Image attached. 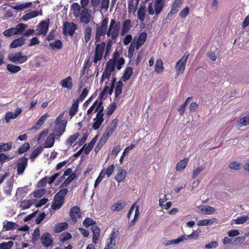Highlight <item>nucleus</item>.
I'll list each match as a JSON object with an SVG mask.
<instances>
[{"label":"nucleus","mask_w":249,"mask_h":249,"mask_svg":"<svg viewBox=\"0 0 249 249\" xmlns=\"http://www.w3.org/2000/svg\"><path fill=\"white\" fill-rule=\"evenodd\" d=\"M92 62L90 61V57H88L84 61V65L80 71V79L79 84V88L84 87L85 83H89L92 81V78L94 77L95 72H93L91 67Z\"/></svg>","instance_id":"obj_1"},{"label":"nucleus","mask_w":249,"mask_h":249,"mask_svg":"<svg viewBox=\"0 0 249 249\" xmlns=\"http://www.w3.org/2000/svg\"><path fill=\"white\" fill-rule=\"evenodd\" d=\"M108 19L105 18L100 24H97L95 30V43L104 39L107 35L109 36V30H107Z\"/></svg>","instance_id":"obj_2"},{"label":"nucleus","mask_w":249,"mask_h":249,"mask_svg":"<svg viewBox=\"0 0 249 249\" xmlns=\"http://www.w3.org/2000/svg\"><path fill=\"white\" fill-rule=\"evenodd\" d=\"M64 113L60 114L55 120L56 126L54 129L53 133L54 137L56 139H59L60 137L65 132L66 130V126L67 125V122L63 120Z\"/></svg>","instance_id":"obj_3"},{"label":"nucleus","mask_w":249,"mask_h":249,"mask_svg":"<svg viewBox=\"0 0 249 249\" xmlns=\"http://www.w3.org/2000/svg\"><path fill=\"white\" fill-rule=\"evenodd\" d=\"M68 193V189H60L54 196L53 201L51 205L53 210H56L59 209L64 202L65 197Z\"/></svg>","instance_id":"obj_4"},{"label":"nucleus","mask_w":249,"mask_h":249,"mask_svg":"<svg viewBox=\"0 0 249 249\" xmlns=\"http://www.w3.org/2000/svg\"><path fill=\"white\" fill-rule=\"evenodd\" d=\"M98 111L96 118L94 119V122L92 124V128L94 130L98 129L101 124L104 121L103 116V107L102 106V102H100L95 110V112Z\"/></svg>","instance_id":"obj_5"},{"label":"nucleus","mask_w":249,"mask_h":249,"mask_svg":"<svg viewBox=\"0 0 249 249\" xmlns=\"http://www.w3.org/2000/svg\"><path fill=\"white\" fill-rule=\"evenodd\" d=\"M7 58L11 62L17 64H21L25 62L28 59L27 56L23 54L21 52L9 53Z\"/></svg>","instance_id":"obj_6"},{"label":"nucleus","mask_w":249,"mask_h":249,"mask_svg":"<svg viewBox=\"0 0 249 249\" xmlns=\"http://www.w3.org/2000/svg\"><path fill=\"white\" fill-rule=\"evenodd\" d=\"M164 6V0H155L154 9L153 8L152 3H149L148 5V11L150 15L155 14L158 15L162 10Z\"/></svg>","instance_id":"obj_7"},{"label":"nucleus","mask_w":249,"mask_h":249,"mask_svg":"<svg viewBox=\"0 0 249 249\" xmlns=\"http://www.w3.org/2000/svg\"><path fill=\"white\" fill-rule=\"evenodd\" d=\"M189 55V53L188 52H186L183 57L177 62L175 69L177 75L181 74L184 72Z\"/></svg>","instance_id":"obj_8"},{"label":"nucleus","mask_w":249,"mask_h":249,"mask_svg":"<svg viewBox=\"0 0 249 249\" xmlns=\"http://www.w3.org/2000/svg\"><path fill=\"white\" fill-rule=\"evenodd\" d=\"M119 54L118 53H114V57L113 60L110 59V73L114 71L115 68L118 70H120L122 65L124 63V60L123 58H119Z\"/></svg>","instance_id":"obj_9"},{"label":"nucleus","mask_w":249,"mask_h":249,"mask_svg":"<svg viewBox=\"0 0 249 249\" xmlns=\"http://www.w3.org/2000/svg\"><path fill=\"white\" fill-rule=\"evenodd\" d=\"M28 159L25 155L19 158L16 163L17 174L22 175L28 165Z\"/></svg>","instance_id":"obj_10"},{"label":"nucleus","mask_w":249,"mask_h":249,"mask_svg":"<svg viewBox=\"0 0 249 249\" xmlns=\"http://www.w3.org/2000/svg\"><path fill=\"white\" fill-rule=\"evenodd\" d=\"M106 45V43L105 42H102L101 43L96 45L93 59V62L95 64L102 59Z\"/></svg>","instance_id":"obj_11"},{"label":"nucleus","mask_w":249,"mask_h":249,"mask_svg":"<svg viewBox=\"0 0 249 249\" xmlns=\"http://www.w3.org/2000/svg\"><path fill=\"white\" fill-rule=\"evenodd\" d=\"M77 29L76 25L73 22H65L63 26V32L64 35H69L71 36L73 35Z\"/></svg>","instance_id":"obj_12"},{"label":"nucleus","mask_w":249,"mask_h":249,"mask_svg":"<svg viewBox=\"0 0 249 249\" xmlns=\"http://www.w3.org/2000/svg\"><path fill=\"white\" fill-rule=\"evenodd\" d=\"M120 27V22H115L114 20H111L110 23V35L111 34V37L113 39H115L118 37Z\"/></svg>","instance_id":"obj_13"},{"label":"nucleus","mask_w":249,"mask_h":249,"mask_svg":"<svg viewBox=\"0 0 249 249\" xmlns=\"http://www.w3.org/2000/svg\"><path fill=\"white\" fill-rule=\"evenodd\" d=\"M70 215L73 223H76L78 218L81 217V213L79 207L76 206L71 207L70 211Z\"/></svg>","instance_id":"obj_14"},{"label":"nucleus","mask_w":249,"mask_h":249,"mask_svg":"<svg viewBox=\"0 0 249 249\" xmlns=\"http://www.w3.org/2000/svg\"><path fill=\"white\" fill-rule=\"evenodd\" d=\"M120 233L118 229H113L110 237V249H113L116 243L119 240Z\"/></svg>","instance_id":"obj_15"},{"label":"nucleus","mask_w":249,"mask_h":249,"mask_svg":"<svg viewBox=\"0 0 249 249\" xmlns=\"http://www.w3.org/2000/svg\"><path fill=\"white\" fill-rule=\"evenodd\" d=\"M22 109L19 107H18L15 110L14 113L11 111H8L6 112L5 115V120L6 123L10 122V120L12 119L16 118L19 114L22 112Z\"/></svg>","instance_id":"obj_16"},{"label":"nucleus","mask_w":249,"mask_h":249,"mask_svg":"<svg viewBox=\"0 0 249 249\" xmlns=\"http://www.w3.org/2000/svg\"><path fill=\"white\" fill-rule=\"evenodd\" d=\"M42 244L46 248L51 246L53 243V240L51 235L48 232L43 233L40 239Z\"/></svg>","instance_id":"obj_17"},{"label":"nucleus","mask_w":249,"mask_h":249,"mask_svg":"<svg viewBox=\"0 0 249 249\" xmlns=\"http://www.w3.org/2000/svg\"><path fill=\"white\" fill-rule=\"evenodd\" d=\"M38 35H43L45 36L48 32L49 28V22L45 20H42L38 25Z\"/></svg>","instance_id":"obj_18"},{"label":"nucleus","mask_w":249,"mask_h":249,"mask_svg":"<svg viewBox=\"0 0 249 249\" xmlns=\"http://www.w3.org/2000/svg\"><path fill=\"white\" fill-rule=\"evenodd\" d=\"M91 230L93 232L92 242L94 244H97L100 235V229L96 225L91 227Z\"/></svg>","instance_id":"obj_19"},{"label":"nucleus","mask_w":249,"mask_h":249,"mask_svg":"<svg viewBox=\"0 0 249 249\" xmlns=\"http://www.w3.org/2000/svg\"><path fill=\"white\" fill-rule=\"evenodd\" d=\"M80 16V21L85 24H88L90 19V15L87 8L83 9Z\"/></svg>","instance_id":"obj_20"},{"label":"nucleus","mask_w":249,"mask_h":249,"mask_svg":"<svg viewBox=\"0 0 249 249\" xmlns=\"http://www.w3.org/2000/svg\"><path fill=\"white\" fill-rule=\"evenodd\" d=\"M60 85L63 88H66L69 90L72 89L73 84L72 78L69 76L60 81Z\"/></svg>","instance_id":"obj_21"},{"label":"nucleus","mask_w":249,"mask_h":249,"mask_svg":"<svg viewBox=\"0 0 249 249\" xmlns=\"http://www.w3.org/2000/svg\"><path fill=\"white\" fill-rule=\"evenodd\" d=\"M76 178V174L75 173H72L60 185L59 188L61 189H66L65 188L68 187L69 185V184Z\"/></svg>","instance_id":"obj_22"},{"label":"nucleus","mask_w":249,"mask_h":249,"mask_svg":"<svg viewBox=\"0 0 249 249\" xmlns=\"http://www.w3.org/2000/svg\"><path fill=\"white\" fill-rule=\"evenodd\" d=\"M147 38V34L145 32L141 33L138 36L136 43V49L138 50L145 42Z\"/></svg>","instance_id":"obj_23"},{"label":"nucleus","mask_w":249,"mask_h":249,"mask_svg":"<svg viewBox=\"0 0 249 249\" xmlns=\"http://www.w3.org/2000/svg\"><path fill=\"white\" fill-rule=\"evenodd\" d=\"M198 208L199 211L205 214H212L216 212V210L213 207L210 206H201Z\"/></svg>","instance_id":"obj_24"},{"label":"nucleus","mask_w":249,"mask_h":249,"mask_svg":"<svg viewBox=\"0 0 249 249\" xmlns=\"http://www.w3.org/2000/svg\"><path fill=\"white\" fill-rule=\"evenodd\" d=\"M25 41V39L23 37H20L13 40L10 44V47L11 48H16L18 47L22 46Z\"/></svg>","instance_id":"obj_25"},{"label":"nucleus","mask_w":249,"mask_h":249,"mask_svg":"<svg viewBox=\"0 0 249 249\" xmlns=\"http://www.w3.org/2000/svg\"><path fill=\"white\" fill-rule=\"evenodd\" d=\"M55 139H56L54 137L53 135L50 133L44 142V147L45 148H51L53 147Z\"/></svg>","instance_id":"obj_26"},{"label":"nucleus","mask_w":249,"mask_h":249,"mask_svg":"<svg viewBox=\"0 0 249 249\" xmlns=\"http://www.w3.org/2000/svg\"><path fill=\"white\" fill-rule=\"evenodd\" d=\"M132 27L131 21L129 19L125 20L123 23V28L121 32V35L124 36L127 34Z\"/></svg>","instance_id":"obj_27"},{"label":"nucleus","mask_w":249,"mask_h":249,"mask_svg":"<svg viewBox=\"0 0 249 249\" xmlns=\"http://www.w3.org/2000/svg\"><path fill=\"white\" fill-rule=\"evenodd\" d=\"M71 10L75 17H78L81 13V7L77 2L73 3L71 6Z\"/></svg>","instance_id":"obj_28"},{"label":"nucleus","mask_w":249,"mask_h":249,"mask_svg":"<svg viewBox=\"0 0 249 249\" xmlns=\"http://www.w3.org/2000/svg\"><path fill=\"white\" fill-rule=\"evenodd\" d=\"M107 175V177H109V167L107 168L106 169L102 170L96 178L95 183H94V187H96L97 185L100 183V182L102 181L103 178L105 177V176Z\"/></svg>","instance_id":"obj_29"},{"label":"nucleus","mask_w":249,"mask_h":249,"mask_svg":"<svg viewBox=\"0 0 249 249\" xmlns=\"http://www.w3.org/2000/svg\"><path fill=\"white\" fill-rule=\"evenodd\" d=\"M68 226V224L66 222L58 223L55 225L54 231L55 233H59L67 229Z\"/></svg>","instance_id":"obj_30"},{"label":"nucleus","mask_w":249,"mask_h":249,"mask_svg":"<svg viewBox=\"0 0 249 249\" xmlns=\"http://www.w3.org/2000/svg\"><path fill=\"white\" fill-rule=\"evenodd\" d=\"M188 161L189 159L185 158L178 162L176 167V171H181L183 170L186 167Z\"/></svg>","instance_id":"obj_31"},{"label":"nucleus","mask_w":249,"mask_h":249,"mask_svg":"<svg viewBox=\"0 0 249 249\" xmlns=\"http://www.w3.org/2000/svg\"><path fill=\"white\" fill-rule=\"evenodd\" d=\"M80 134L79 132H76L73 135L70 136L66 141L67 145L71 146L72 144L76 142L80 136Z\"/></svg>","instance_id":"obj_32"},{"label":"nucleus","mask_w":249,"mask_h":249,"mask_svg":"<svg viewBox=\"0 0 249 249\" xmlns=\"http://www.w3.org/2000/svg\"><path fill=\"white\" fill-rule=\"evenodd\" d=\"M13 146V143L12 142H9L6 143L0 142V153L2 152H6L10 150Z\"/></svg>","instance_id":"obj_33"},{"label":"nucleus","mask_w":249,"mask_h":249,"mask_svg":"<svg viewBox=\"0 0 249 249\" xmlns=\"http://www.w3.org/2000/svg\"><path fill=\"white\" fill-rule=\"evenodd\" d=\"M163 70V61L161 59L159 58L156 61L155 66V71L157 73H160L162 72Z\"/></svg>","instance_id":"obj_34"},{"label":"nucleus","mask_w":249,"mask_h":249,"mask_svg":"<svg viewBox=\"0 0 249 249\" xmlns=\"http://www.w3.org/2000/svg\"><path fill=\"white\" fill-rule=\"evenodd\" d=\"M126 204L125 202H117L111 206L110 209L113 211H119L125 207Z\"/></svg>","instance_id":"obj_35"},{"label":"nucleus","mask_w":249,"mask_h":249,"mask_svg":"<svg viewBox=\"0 0 249 249\" xmlns=\"http://www.w3.org/2000/svg\"><path fill=\"white\" fill-rule=\"evenodd\" d=\"M79 103L78 100H75L72 106L71 107V109L69 111V115L72 117L74 116L77 113Z\"/></svg>","instance_id":"obj_36"},{"label":"nucleus","mask_w":249,"mask_h":249,"mask_svg":"<svg viewBox=\"0 0 249 249\" xmlns=\"http://www.w3.org/2000/svg\"><path fill=\"white\" fill-rule=\"evenodd\" d=\"M18 227L17 223L13 222L8 221L3 222V229L4 231H10L16 229Z\"/></svg>","instance_id":"obj_37"},{"label":"nucleus","mask_w":249,"mask_h":249,"mask_svg":"<svg viewBox=\"0 0 249 249\" xmlns=\"http://www.w3.org/2000/svg\"><path fill=\"white\" fill-rule=\"evenodd\" d=\"M179 6V1L177 0H176L172 6L171 11L168 14V18L172 17L173 15L177 13L178 10Z\"/></svg>","instance_id":"obj_38"},{"label":"nucleus","mask_w":249,"mask_h":249,"mask_svg":"<svg viewBox=\"0 0 249 249\" xmlns=\"http://www.w3.org/2000/svg\"><path fill=\"white\" fill-rule=\"evenodd\" d=\"M249 124V115L240 118L237 122V126L240 127Z\"/></svg>","instance_id":"obj_39"},{"label":"nucleus","mask_w":249,"mask_h":249,"mask_svg":"<svg viewBox=\"0 0 249 249\" xmlns=\"http://www.w3.org/2000/svg\"><path fill=\"white\" fill-rule=\"evenodd\" d=\"M38 15L39 12L38 11H33L23 15L22 18L24 21H27L30 19L36 17Z\"/></svg>","instance_id":"obj_40"},{"label":"nucleus","mask_w":249,"mask_h":249,"mask_svg":"<svg viewBox=\"0 0 249 249\" xmlns=\"http://www.w3.org/2000/svg\"><path fill=\"white\" fill-rule=\"evenodd\" d=\"M43 147L41 146L37 147L36 149L34 150L30 154V159L32 160H34V159L40 154L43 151Z\"/></svg>","instance_id":"obj_41"},{"label":"nucleus","mask_w":249,"mask_h":249,"mask_svg":"<svg viewBox=\"0 0 249 249\" xmlns=\"http://www.w3.org/2000/svg\"><path fill=\"white\" fill-rule=\"evenodd\" d=\"M7 70L11 73H17L21 70V67L12 64H8L6 66Z\"/></svg>","instance_id":"obj_42"},{"label":"nucleus","mask_w":249,"mask_h":249,"mask_svg":"<svg viewBox=\"0 0 249 249\" xmlns=\"http://www.w3.org/2000/svg\"><path fill=\"white\" fill-rule=\"evenodd\" d=\"M106 79L108 80H109V61L106 63L105 69L102 75L100 83H103L104 80Z\"/></svg>","instance_id":"obj_43"},{"label":"nucleus","mask_w":249,"mask_h":249,"mask_svg":"<svg viewBox=\"0 0 249 249\" xmlns=\"http://www.w3.org/2000/svg\"><path fill=\"white\" fill-rule=\"evenodd\" d=\"M199 235L198 233H195L194 232H193L191 234L189 235H181L180 236L181 241H184L186 240H188L189 239H197L198 238Z\"/></svg>","instance_id":"obj_44"},{"label":"nucleus","mask_w":249,"mask_h":249,"mask_svg":"<svg viewBox=\"0 0 249 249\" xmlns=\"http://www.w3.org/2000/svg\"><path fill=\"white\" fill-rule=\"evenodd\" d=\"M126 171L124 170H120L117 174L115 179L118 182L123 181L126 177Z\"/></svg>","instance_id":"obj_45"},{"label":"nucleus","mask_w":249,"mask_h":249,"mask_svg":"<svg viewBox=\"0 0 249 249\" xmlns=\"http://www.w3.org/2000/svg\"><path fill=\"white\" fill-rule=\"evenodd\" d=\"M134 146H135L134 144H131L124 149L119 160L121 164H122L123 162L124 158L129 154L130 151L133 149Z\"/></svg>","instance_id":"obj_46"},{"label":"nucleus","mask_w":249,"mask_h":249,"mask_svg":"<svg viewBox=\"0 0 249 249\" xmlns=\"http://www.w3.org/2000/svg\"><path fill=\"white\" fill-rule=\"evenodd\" d=\"M30 148V144L28 142H26L21 145L18 149V153L21 155L27 152Z\"/></svg>","instance_id":"obj_47"},{"label":"nucleus","mask_w":249,"mask_h":249,"mask_svg":"<svg viewBox=\"0 0 249 249\" xmlns=\"http://www.w3.org/2000/svg\"><path fill=\"white\" fill-rule=\"evenodd\" d=\"M133 70L131 67H127L125 69L123 77V80L125 82L127 81L132 74Z\"/></svg>","instance_id":"obj_48"},{"label":"nucleus","mask_w":249,"mask_h":249,"mask_svg":"<svg viewBox=\"0 0 249 249\" xmlns=\"http://www.w3.org/2000/svg\"><path fill=\"white\" fill-rule=\"evenodd\" d=\"M134 0H128V11L130 13H134L137 8L138 4L136 2V5H134Z\"/></svg>","instance_id":"obj_49"},{"label":"nucleus","mask_w":249,"mask_h":249,"mask_svg":"<svg viewBox=\"0 0 249 249\" xmlns=\"http://www.w3.org/2000/svg\"><path fill=\"white\" fill-rule=\"evenodd\" d=\"M96 224V222L91 218L87 217L85 219L83 222V225L86 228H88L90 226L93 227L94 225Z\"/></svg>","instance_id":"obj_50"},{"label":"nucleus","mask_w":249,"mask_h":249,"mask_svg":"<svg viewBox=\"0 0 249 249\" xmlns=\"http://www.w3.org/2000/svg\"><path fill=\"white\" fill-rule=\"evenodd\" d=\"M138 17L139 19L143 21L145 19V8L143 6H141L138 9L137 12Z\"/></svg>","instance_id":"obj_51"},{"label":"nucleus","mask_w":249,"mask_h":249,"mask_svg":"<svg viewBox=\"0 0 249 249\" xmlns=\"http://www.w3.org/2000/svg\"><path fill=\"white\" fill-rule=\"evenodd\" d=\"M181 239L180 236L177 239H171L169 240L164 241L162 244L164 246H167L173 244H178L180 242H181Z\"/></svg>","instance_id":"obj_52"},{"label":"nucleus","mask_w":249,"mask_h":249,"mask_svg":"<svg viewBox=\"0 0 249 249\" xmlns=\"http://www.w3.org/2000/svg\"><path fill=\"white\" fill-rule=\"evenodd\" d=\"M91 27L88 26L86 28L84 33V38L85 41L86 43L88 42L89 41L91 36Z\"/></svg>","instance_id":"obj_53"},{"label":"nucleus","mask_w":249,"mask_h":249,"mask_svg":"<svg viewBox=\"0 0 249 249\" xmlns=\"http://www.w3.org/2000/svg\"><path fill=\"white\" fill-rule=\"evenodd\" d=\"M96 137L97 136L95 137L93 139H92L91 142L88 143V145L85 149V154H88L90 152V151H91L95 143L96 142Z\"/></svg>","instance_id":"obj_54"},{"label":"nucleus","mask_w":249,"mask_h":249,"mask_svg":"<svg viewBox=\"0 0 249 249\" xmlns=\"http://www.w3.org/2000/svg\"><path fill=\"white\" fill-rule=\"evenodd\" d=\"M109 138V128H107L106 131L103 134L102 137L100 139L99 142L102 145H104Z\"/></svg>","instance_id":"obj_55"},{"label":"nucleus","mask_w":249,"mask_h":249,"mask_svg":"<svg viewBox=\"0 0 249 249\" xmlns=\"http://www.w3.org/2000/svg\"><path fill=\"white\" fill-rule=\"evenodd\" d=\"M214 219H204L200 220L197 222V226H204L211 225L213 223Z\"/></svg>","instance_id":"obj_56"},{"label":"nucleus","mask_w":249,"mask_h":249,"mask_svg":"<svg viewBox=\"0 0 249 249\" xmlns=\"http://www.w3.org/2000/svg\"><path fill=\"white\" fill-rule=\"evenodd\" d=\"M123 83L121 81H119L117 83V86L115 88V97H118L122 93V88H123Z\"/></svg>","instance_id":"obj_57"},{"label":"nucleus","mask_w":249,"mask_h":249,"mask_svg":"<svg viewBox=\"0 0 249 249\" xmlns=\"http://www.w3.org/2000/svg\"><path fill=\"white\" fill-rule=\"evenodd\" d=\"M14 245L12 241L3 242L0 244V249H11Z\"/></svg>","instance_id":"obj_58"},{"label":"nucleus","mask_w":249,"mask_h":249,"mask_svg":"<svg viewBox=\"0 0 249 249\" xmlns=\"http://www.w3.org/2000/svg\"><path fill=\"white\" fill-rule=\"evenodd\" d=\"M109 5V0H102L101 6V12L105 13L107 11Z\"/></svg>","instance_id":"obj_59"},{"label":"nucleus","mask_w":249,"mask_h":249,"mask_svg":"<svg viewBox=\"0 0 249 249\" xmlns=\"http://www.w3.org/2000/svg\"><path fill=\"white\" fill-rule=\"evenodd\" d=\"M3 34L4 36L7 37H10L13 35H17V32L14 28H11L9 29L5 30L3 32Z\"/></svg>","instance_id":"obj_60"},{"label":"nucleus","mask_w":249,"mask_h":249,"mask_svg":"<svg viewBox=\"0 0 249 249\" xmlns=\"http://www.w3.org/2000/svg\"><path fill=\"white\" fill-rule=\"evenodd\" d=\"M72 238L71 234L68 232L62 233L60 237V241L62 242L66 241Z\"/></svg>","instance_id":"obj_61"},{"label":"nucleus","mask_w":249,"mask_h":249,"mask_svg":"<svg viewBox=\"0 0 249 249\" xmlns=\"http://www.w3.org/2000/svg\"><path fill=\"white\" fill-rule=\"evenodd\" d=\"M50 46L53 49H60L62 48V43L60 40H55L54 42L51 43L50 44Z\"/></svg>","instance_id":"obj_62"},{"label":"nucleus","mask_w":249,"mask_h":249,"mask_svg":"<svg viewBox=\"0 0 249 249\" xmlns=\"http://www.w3.org/2000/svg\"><path fill=\"white\" fill-rule=\"evenodd\" d=\"M249 217L248 215H243L240 217H238L236 219L234 220L235 223L236 224H240L245 223L248 220Z\"/></svg>","instance_id":"obj_63"},{"label":"nucleus","mask_w":249,"mask_h":249,"mask_svg":"<svg viewBox=\"0 0 249 249\" xmlns=\"http://www.w3.org/2000/svg\"><path fill=\"white\" fill-rule=\"evenodd\" d=\"M26 25L23 23H19L17 25L15 29L17 35L22 33L25 30Z\"/></svg>","instance_id":"obj_64"}]
</instances>
